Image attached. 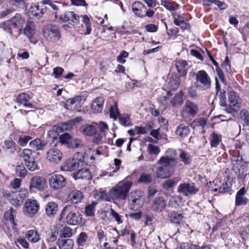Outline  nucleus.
Masks as SVG:
<instances>
[{"instance_id":"1","label":"nucleus","mask_w":249,"mask_h":249,"mask_svg":"<svg viewBox=\"0 0 249 249\" xmlns=\"http://www.w3.org/2000/svg\"><path fill=\"white\" fill-rule=\"evenodd\" d=\"M26 23L25 18L17 13L12 18L0 24V28L11 35H13L12 28L18 29L19 34H21L23 25Z\"/></svg>"},{"instance_id":"2","label":"nucleus","mask_w":249,"mask_h":249,"mask_svg":"<svg viewBox=\"0 0 249 249\" xmlns=\"http://www.w3.org/2000/svg\"><path fill=\"white\" fill-rule=\"evenodd\" d=\"M132 185L130 181H121L110 189V195L115 199L125 200Z\"/></svg>"},{"instance_id":"3","label":"nucleus","mask_w":249,"mask_h":249,"mask_svg":"<svg viewBox=\"0 0 249 249\" xmlns=\"http://www.w3.org/2000/svg\"><path fill=\"white\" fill-rule=\"evenodd\" d=\"M228 98L230 104L228 105L225 111L229 114L233 115L241 107V104L239 103L240 97L234 90H231L228 92Z\"/></svg>"},{"instance_id":"4","label":"nucleus","mask_w":249,"mask_h":249,"mask_svg":"<svg viewBox=\"0 0 249 249\" xmlns=\"http://www.w3.org/2000/svg\"><path fill=\"white\" fill-rule=\"evenodd\" d=\"M43 35L47 40L53 43L58 41L61 37L59 27L53 24L46 26L43 31Z\"/></svg>"},{"instance_id":"5","label":"nucleus","mask_w":249,"mask_h":249,"mask_svg":"<svg viewBox=\"0 0 249 249\" xmlns=\"http://www.w3.org/2000/svg\"><path fill=\"white\" fill-rule=\"evenodd\" d=\"M211 81L208 73L204 70H200L196 73V82L195 85L200 87V90H205L211 86Z\"/></svg>"},{"instance_id":"6","label":"nucleus","mask_w":249,"mask_h":249,"mask_svg":"<svg viewBox=\"0 0 249 249\" xmlns=\"http://www.w3.org/2000/svg\"><path fill=\"white\" fill-rule=\"evenodd\" d=\"M49 184L53 190H59L66 186L67 181L62 175L53 173L49 179Z\"/></svg>"},{"instance_id":"7","label":"nucleus","mask_w":249,"mask_h":249,"mask_svg":"<svg viewBox=\"0 0 249 249\" xmlns=\"http://www.w3.org/2000/svg\"><path fill=\"white\" fill-rule=\"evenodd\" d=\"M198 191L199 189L192 181L181 183L178 187V192L185 196L195 195Z\"/></svg>"},{"instance_id":"8","label":"nucleus","mask_w":249,"mask_h":249,"mask_svg":"<svg viewBox=\"0 0 249 249\" xmlns=\"http://www.w3.org/2000/svg\"><path fill=\"white\" fill-rule=\"evenodd\" d=\"M198 110V107L196 104L190 100H187L184 108L182 110L181 115L183 118L186 121H188L189 119H186L187 115L190 117L194 118L197 114Z\"/></svg>"},{"instance_id":"9","label":"nucleus","mask_w":249,"mask_h":249,"mask_svg":"<svg viewBox=\"0 0 249 249\" xmlns=\"http://www.w3.org/2000/svg\"><path fill=\"white\" fill-rule=\"evenodd\" d=\"M39 208V204L37 201L28 199L24 204L23 212L26 215L32 217L38 212Z\"/></svg>"},{"instance_id":"10","label":"nucleus","mask_w":249,"mask_h":249,"mask_svg":"<svg viewBox=\"0 0 249 249\" xmlns=\"http://www.w3.org/2000/svg\"><path fill=\"white\" fill-rule=\"evenodd\" d=\"M46 188L45 179L41 177H34L30 181V189H35L39 191H44Z\"/></svg>"},{"instance_id":"11","label":"nucleus","mask_w":249,"mask_h":249,"mask_svg":"<svg viewBox=\"0 0 249 249\" xmlns=\"http://www.w3.org/2000/svg\"><path fill=\"white\" fill-rule=\"evenodd\" d=\"M60 19L64 22H68L71 26L79 23V16L71 11H66L60 16Z\"/></svg>"},{"instance_id":"12","label":"nucleus","mask_w":249,"mask_h":249,"mask_svg":"<svg viewBox=\"0 0 249 249\" xmlns=\"http://www.w3.org/2000/svg\"><path fill=\"white\" fill-rule=\"evenodd\" d=\"M62 152L57 148L50 149L46 153V158L51 162L57 164L62 160Z\"/></svg>"},{"instance_id":"13","label":"nucleus","mask_w":249,"mask_h":249,"mask_svg":"<svg viewBox=\"0 0 249 249\" xmlns=\"http://www.w3.org/2000/svg\"><path fill=\"white\" fill-rule=\"evenodd\" d=\"M80 164H83V161L81 160L73 158L69 159L65 161L61 168L64 171H72L80 167Z\"/></svg>"},{"instance_id":"14","label":"nucleus","mask_w":249,"mask_h":249,"mask_svg":"<svg viewBox=\"0 0 249 249\" xmlns=\"http://www.w3.org/2000/svg\"><path fill=\"white\" fill-rule=\"evenodd\" d=\"M3 196L8 199L13 205L17 207L20 206L24 200V198L19 193L12 192L10 193L5 192L3 194Z\"/></svg>"},{"instance_id":"15","label":"nucleus","mask_w":249,"mask_h":249,"mask_svg":"<svg viewBox=\"0 0 249 249\" xmlns=\"http://www.w3.org/2000/svg\"><path fill=\"white\" fill-rule=\"evenodd\" d=\"M233 171L237 176V179L239 182H243L245 181L246 178L249 173H248V168L247 165H241L240 166H234L233 168Z\"/></svg>"},{"instance_id":"16","label":"nucleus","mask_w":249,"mask_h":249,"mask_svg":"<svg viewBox=\"0 0 249 249\" xmlns=\"http://www.w3.org/2000/svg\"><path fill=\"white\" fill-rule=\"evenodd\" d=\"M166 206V202L163 197H156L152 203L151 209L155 212L160 213L165 208Z\"/></svg>"},{"instance_id":"17","label":"nucleus","mask_w":249,"mask_h":249,"mask_svg":"<svg viewBox=\"0 0 249 249\" xmlns=\"http://www.w3.org/2000/svg\"><path fill=\"white\" fill-rule=\"evenodd\" d=\"M246 193V190L244 187L237 191L235 199V206H245L249 202V199L245 196Z\"/></svg>"},{"instance_id":"18","label":"nucleus","mask_w":249,"mask_h":249,"mask_svg":"<svg viewBox=\"0 0 249 249\" xmlns=\"http://www.w3.org/2000/svg\"><path fill=\"white\" fill-rule=\"evenodd\" d=\"M66 221L68 224L77 225L82 222V215L78 212L71 211L66 216Z\"/></svg>"},{"instance_id":"19","label":"nucleus","mask_w":249,"mask_h":249,"mask_svg":"<svg viewBox=\"0 0 249 249\" xmlns=\"http://www.w3.org/2000/svg\"><path fill=\"white\" fill-rule=\"evenodd\" d=\"M180 80L177 73H172L168 82V88L170 90H176L179 87Z\"/></svg>"},{"instance_id":"20","label":"nucleus","mask_w":249,"mask_h":249,"mask_svg":"<svg viewBox=\"0 0 249 249\" xmlns=\"http://www.w3.org/2000/svg\"><path fill=\"white\" fill-rule=\"evenodd\" d=\"M83 197V195L81 191L78 190H74L69 193L67 199L72 204H75L81 202Z\"/></svg>"},{"instance_id":"21","label":"nucleus","mask_w":249,"mask_h":249,"mask_svg":"<svg viewBox=\"0 0 249 249\" xmlns=\"http://www.w3.org/2000/svg\"><path fill=\"white\" fill-rule=\"evenodd\" d=\"M31 97L30 95L26 93H21L18 95L16 98V101L19 104L22 105L25 107L32 108L33 106L30 102Z\"/></svg>"},{"instance_id":"22","label":"nucleus","mask_w":249,"mask_h":249,"mask_svg":"<svg viewBox=\"0 0 249 249\" xmlns=\"http://www.w3.org/2000/svg\"><path fill=\"white\" fill-rule=\"evenodd\" d=\"M36 26L34 21L28 20L26 22V26L24 29H22V33L24 34L30 39L35 34Z\"/></svg>"},{"instance_id":"23","label":"nucleus","mask_w":249,"mask_h":249,"mask_svg":"<svg viewBox=\"0 0 249 249\" xmlns=\"http://www.w3.org/2000/svg\"><path fill=\"white\" fill-rule=\"evenodd\" d=\"M146 9V6L140 1H135L132 4L133 12L139 17H143V12Z\"/></svg>"},{"instance_id":"24","label":"nucleus","mask_w":249,"mask_h":249,"mask_svg":"<svg viewBox=\"0 0 249 249\" xmlns=\"http://www.w3.org/2000/svg\"><path fill=\"white\" fill-rule=\"evenodd\" d=\"M72 176L75 180L78 179H89L91 178L90 171L88 168H82L78 172L72 174Z\"/></svg>"},{"instance_id":"25","label":"nucleus","mask_w":249,"mask_h":249,"mask_svg":"<svg viewBox=\"0 0 249 249\" xmlns=\"http://www.w3.org/2000/svg\"><path fill=\"white\" fill-rule=\"evenodd\" d=\"M36 155V153L35 151L30 149H25L21 153L20 157L23 158L25 163H27L28 161L36 160L35 158Z\"/></svg>"},{"instance_id":"26","label":"nucleus","mask_w":249,"mask_h":249,"mask_svg":"<svg viewBox=\"0 0 249 249\" xmlns=\"http://www.w3.org/2000/svg\"><path fill=\"white\" fill-rule=\"evenodd\" d=\"M158 163L162 166L169 168L174 167L177 164V161L174 158H169L167 156H162L158 161Z\"/></svg>"},{"instance_id":"27","label":"nucleus","mask_w":249,"mask_h":249,"mask_svg":"<svg viewBox=\"0 0 249 249\" xmlns=\"http://www.w3.org/2000/svg\"><path fill=\"white\" fill-rule=\"evenodd\" d=\"M58 210V205L54 202H49L46 205L45 212L49 217L54 216L57 213Z\"/></svg>"},{"instance_id":"28","label":"nucleus","mask_w":249,"mask_h":249,"mask_svg":"<svg viewBox=\"0 0 249 249\" xmlns=\"http://www.w3.org/2000/svg\"><path fill=\"white\" fill-rule=\"evenodd\" d=\"M187 63L184 60H179L176 64V68L180 76H185L187 73Z\"/></svg>"},{"instance_id":"29","label":"nucleus","mask_w":249,"mask_h":249,"mask_svg":"<svg viewBox=\"0 0 249 249\" xmlns=\"http://www.w3.org/2000/svg\"><path fill=\"white\" fill-rule=\"evenodd\" d=\"M46 143L39 139H36L32 141L29 144L30 147L33 149V151H38L43 150Z\"/></svg>"},{"instance_id":"30","label":"nucleus","mask_w":249,"mask_h":249,"mask_svg":"<svg viewBox=\"0 0 249 249\" xmlns=\"http://www.w3.org/2000/svg\"><path fill=\"white\" fill-rule=\"evenodd\" d=\"M57 244L60 249H72L73 241L71 239H59Z\"/></svg>"},{"instance_id":"31","label":"nucleus","mask_w":249,"mask_h":249,"mask_svg":"<svg viewBox=\"0 0 249 249\" xmlns=\"http://www.w3.org/2000/svg\"><path fill=\"white\" fill-rule=\"evenodd\" d=\"M120 124L124 127H128L132 125L130 115L128 113L121 114L118 118Z\"/></svg>"},{"instance_id":"32","label":"nucleus","mask_w":249,"mask_h":249,"mask_svg":"<svg viewBox=\"0 0 249 249\" xmlns=\"http://www.w3.org/2000/svg\"><path fill=\"white\" fill-rule=\"evenodd\" d=\"M30 11L33 17L39 18L42 17L43 14L46 12V8H40V6L37 4L32 6Z\"/></svg>"},{"instance_id":"33","label":"nucleus","mask_w":249,"mask_h":249,"mask_svg":"<svg viewBox=\"0 0 249 249\" xmlns=\"http://www.w3.org/2000/svg\"><path fill=\"white\" fill-rule=\"evenodd\" d=\"M26 238L31 243H36L40 239V236L37 231L33 230L28 231L25 235Z\"/></svg>"},{"instance_id":"34","label":"nucleus","mask_w":249,"mask_h":249,"mask_svg":"<svg viewBox=\"0 0 249 249\" xmlns=\"http://www.w3.org/2000/svg\"><path fill=\"white\" fill-rule=\"evenodd\" d=\"M156 173L157 177L160 178H165L170 176L169 168L166 167H158Z\"/></svg>"},{"instance_id":"35","label":"nucleus","mask_w":249,"mask_h":249,"mask_svg":"<svg viewBox=\"0 0 249 249\" xmlns=\"http://www.w3.org/2000/svg\"><path fill=\"white\" fill-rule=\"evenodd\" d=\"M92 238L89 237L86 233L81 232L77 236L76 243L79 246H83L87 242L91 241Z\"/></svg>"},{"instance_id":"36","label":"nucleus","mask_w":249,"mask_h":249,"mask_svg":"<svg viewBox=\"0 0 249 249\" xmlns=\"http://www.w3.org/2000/svg\"><path fill=\"white\" fill-rule=\"evenodd\" d=\"M176 134L182 138H185L190 133V129L188 126L183 124H180L177 128Z\"/></svg>"},{"instance_id":"37","label":"nucleus","mask_w":249,"mask_h":249,"mask_svg":"<svg viewBox=\"0 0 249 249\" xmlns=\"http://www.w3.org/2000/svg\"><path fill=\"white\" fill-rule=\"evenodd\" d=\"M104 103V99L102 96L96 97L94 99V104H96V106H94V113H100L102 111Z\"/></svg>"},{"instance_id":"38","label":"nucleus","mask_w":249,"mask_h":249,"mask_svg":"<svg viewBox=\"0 0 249 249\" xmlns=\"http://www.w3.org/2000/svg\"><path fill=\"white\" fill-rule=\"evenodd\" d=\"M81 133L88 136H92L93 135V126L92 124H85L80 128Z\"/></svg>"},{"instance_id":"39","label":"nucleus","mask_w":249,"mask_h":249,"mask_svg":"<svg viewBox=\"0 0 249 249\" xmlns=\"http://www.w3.org/2000/svg\"><path fill=\"white\" fill-rule=\"evenodd\" d=\"M121 115L118 108L117 103L115 102L114 105L110 107L109 117L110 118L116 120Z\"/></svg>"},{"instance_id":"40","label":"nucleus","mask_w":249,"mask_h":249,"mask_svg":"<svg viewBox=\"0 0 249 249\" xmlns=\"http://www.w3.org/2000/svg\"><path fill=\"white\" fill-rule=\"evenodd\" d=\"M152 181V177L151 175L143 173H142L138 180V182L140 183H143L144 184H147L151 183Z\"/></svg>"},{"instance_id":"41","label":"nucleus","mask_w":249,"mask_h":249,"mask_svg":"<svg viewBox=\"0 0 249 249\" xmlns=\"http://www.w3.org/2000/svg\"><path fill=\"white\" fill-rule=\"evenodd\" d=\"M169 217L171 223L179 224L180 221L183 218V216L182 214L179 213L177 212L173 211L171 213Z\"/></svg>"},{"instance_id":"42","label":"nucleus","mask_w":249,"mask_h":249,"mask_svg":"<svg viewBox=\"0 0 249 249\" xmlns=\"http://www.w3.org/2000/svg\"><path fill=\"white\" fill-rule=\"evenodd\" d=\"M177 183L178 180L176 178H170L163 182L162 188L165 190H169L175 186Z\"/></svg>"},{"instance_id":"43","label":"nucleus","mask_w":249,"mask_h":249,"mask_svg":"<svg viewBox=\"0 0 249 249\" xmlns=\"http://www.w3.org/2000/svg\"><path fill=\"white\" fill-rule=\"evenodd\" d=\"M95 196H98L101 200L106 201H110V199L107 196L106 191L102 188H100L99 190H94V197H95Z\"/></svg>"},{"instance_id":"44","label":"nucleus","mask_w":249,"mask_h":249,"mask_svg":"<svg viewBox=\"0 0 249 249\" xmlns=\"http://www.w3.org/2000/svg\"><path fill=\"white\" fill-rule=\"evenodd\" d=\"M240 118L247 125L249 126V111L245 108L242 109L239 113Z\"/></svg>"},{"instance_id":"45","label":"nucleus","mask_w":249,"mask_h":249,"mask_svg":"<svg viewBox=\"0 0 249 249\" xmlns=\"http://www.w3.org/2000/svg\"><path fill=\"white\" fill-rule=\"evenodd\" d=\"M16 144L12 140H6L5 141V147L7 152L9 154L13 153L16 150Z\"/></svg>"},{"instance_id":"46","label":"nucleus","mask_w":249,"mask_h":249,"mask_svg":"<svg viewBox=\"0 0 249 249\" xmlns=\"http://www.w3.org/2000/svg\"><path fill=\"white\" fill-rule=\"evenodd\" d=\"M56 126L57 129L59 131L60 133L69 131L72 128V125L70 121L67 123H62Z\"/></svg>"},{"instance_id":"47","label":"nucleus","mask_w":249,"mask_h":249,"mask_svg":"<svg viewBox=\"0 0 249 249\" xmlns=\"http://www.w3.org/2000/svg\"><path fill=\"white\" fill-rule=\"evenodd\" d=\"M180 94H176L171 100V103L173 106L179 105L183 104V100L182 98L183 91H180Z\"/></svg>"},{"instance_id":"48","label":"nucleus","mask_w":249,"mask_h":249,"mask_svg":"<svg viewBox=\"0 0 249 249\" xmlns=\"http://www.w3.org/2000/svg\"><path fill=\"white\" fill-rule=\"evenodd\" d=\"M71 139L72 136L69 133H65L59 137V142L62 144H67L69 146Z\"/></svg>"},{"instance_id":"49","label":"nucleus","mask_w":249,"mask_h":249,"mask_svg":"<svg viewBox=\"0 0 249 249\" xmlns=\"http://www.w3.org/2000/svg\"><path fill=\"white\" fill-rule=\"evenodd\" d=\"M16 211L12 208H11L8 211L4 213V217L7 220H9L12 224L15 225L14 222V213Z\"/></svg>"},{"instance_id":"50","label":"nucleus","mask_w":249,"mask_h":249,"mask_svg":"<svg viewBox=\"0 0 249 249\" xmlns=\"http://www.w3.org/2000/svg\"><path fill=\"white\" fill-rule=\"evenodd\" d=\"M219 105L221 107H226L228 106L227 104L226 92L225 90L220 91L219 95Z\"/></svg>"},{"instance_id":"51","label":"nucleus","mask_w":249,"mask_h":249,"mask_svg":"<svg viewBox=\"0 0 249 249\" xmlns=\"http://www.w3.org/2000/svg\"><path fill=\"white\" fill-rule=\"evenodd\" d=\"M142 205V202L140 198V196H138L132 199V203L130 204V207L132 209H137L140 208Z\"/></svg>"},{"instance_id":"52","label":"nucleus","mask_w":249,"mask_h":249,"mask_svg":"<svg viewBox=\"0 0 249 249\" xmlns=\"http://www.w3.org/2000/svg\"><path fill=\"white\" fill-rule=\"evenodd\" d=\"M72 234L71 229L68 227H63L60 230V236L61 237L67 238L70 237Z\"/></svg>"},{"instance_id":"53","label":"nucleus","mask_w":249,"mask_h":249,"mask_svg":"<svg viewBox=\"0 0 249 249\" xmlns=\"http://www.w3.org/2000/svg\"><path fill=\"white\" fill-rule=\"evenodd\" d=\"M179 157L185 164H189L191 163L190 156L186 151L182 150L179 154Z\"/></svg>"},{"instance_id":"54","label":"nucleus","mask_w":249,"mask_h":249,"mask_svg":"<svg viewBox=\"0 0 249 249\" xmlns=\"http://www.w3.org/2000/svg\"><path fill=\"white\" fill-rule=\"evenodd\" d=\"M220 142V139L218 135L215 132H213L212 135V139L211 140V146L212 147H216Z\"/></svg>"},{"instance_id":"55","label":"nucleus","mask_w":249,"mask_h":249,"mask_svg":"<svg viewBox=\"0 0 249 249\" xmlns=\"http://www.w3.org/2000/svg\"><path fill=\"white\" fill-rule=\"evenodd\" d=\"M16 172L18 177L24 178L26 175L27 170L23 165H19L17 166Z\"/></svg>"},{"instance_id":"56","label":"nucleus","mask_w":249,"mask_h":249,"mask_svg":"<svg viewBox=\"0 0 249 249\" xmlns=\"http://www.w3.org/2000/svg\"><path fill=\"white\" fill-rule=\"evenodd\" d=\"M82 146V142L80 139H71L68 147L70 148H79Z\"/></svg>"},{"instance_id":"57","label":"nucleus","mask_w":249,"mask_h":249,"mask_svg":"<svg viewBox=\"0 0 249 249\" xmlns=\"http://www.w3.org/2000/svg\"><path fill=\"white\" fill-rule=\"evenodd\" d=\"M161 5L167 10L170 11H174L177 9L172 2L164 0H161Z\"/></svg>"},{"instance_id":"58","label":"nucleus","mask_w":249,"mask_h":249,"mask_svg":"<svg viewBox=\"0 0 249 249\" xmlns=\"http://www.w3.org/2000/svg\"><path fill=\"white\" fill-rule=\"evenodd\" d=\"M128 55L129 54L127 52L122 51L117 57V61L121 64H124L126 61L124 58H127Z\"/></svg>"},{"instance_id":"59","label":"nucleus","mask_w":249,"mask_h":249,"mask_svg":"<svg viewBox=\"0 0 249 249\" xmlns=\"http://www.w3.org/2000/svg\"><path fill=\"white\" fill-rule=\"evenodd\" d=\"M59 133V131L57 129V126H54L53 129L49 131L48 136L53 140H55L57 139Z\"/></svg>"},{"instance_id":"60","label":"nucleus","mask_w":249,"mask_h":249,"mask_svg":"<svg viewBox=\"0 0 249 249\" xmlns=\"http://www.w3.org/2000/svg\"><path fill=\"white\" fill-rule=\"evenodd\" d=\"M232 185V183L230 181L223 183L222 186L219 188L218 191L220 193H224L228 192L230 190V188Z\"/></svg>"},{"instance_id":"61","label":"nucleus","mask_w":249,"mask_h":249,"mask_svg":"<svg viewBox=\"0 0 249 249\" xmlns=\"http://www.w3.org/2000/svg\"><path fill=\"white\" fill-rule=\"evenodd\" d=\"M82 21L86 25V34L89 35L90 34L91 31V28L90 26L89 19L87 15H84L82 16Z\"/></svg>"},{"instance_id":"62","label":"nucleus","mask_w":249,"mask_h":249,"mask_svg":"<svg viewBox=\"0 0 249 249\" xmlns=\"http://www.w3.org/2000/svg\"><path fill=\"white\" fill-rule=\"evenodd\" d=\"M198 89L200 90V87H196L195 84L191 86L188 90V95L192 98H195L197 97L196 89Z\"/></svg>"},{"instance_id":"63","label":"nucleus","mask_w":249,"mask_h":249,"mask_svg":"<svg viewBox=\"0 0 249 249\" xmlns=\"http://www.w3.org/2000/svg\"><path fill=\"white\" fill-rule=\"evenodd\" d=\"M32 139V137L29 136H20L19 137L18 142L20 146H24Z\"/></svg>"},{"instance_id":"64","label":"nucleus","mask_w":249,"mask_h":249,"mask_svg":"<svg viewBox=\"0 0 249 249\" xmlns=\"http://www.w3.org/2000/svg\"><path fill=\"white\" fill-rule=\"evenodd\" d=\"M148 148L150 154L158 155L160 152V148L158 146L152 144H149Z\"/></svg>"}]
</instances>
